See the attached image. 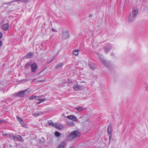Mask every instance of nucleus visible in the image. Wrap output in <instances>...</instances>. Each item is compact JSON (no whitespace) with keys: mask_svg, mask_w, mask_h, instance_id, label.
<instances>
[{"mask_svg":"<svg viewBox=\"0 0 148 148\" xmlns=\"http://www.w3.org/2000/svg\"><path fill=\"white\" fill-rule=\"evenodd\" d=\"M138 13V9L136 8L133 10L129 15L128 22L129 23H131L135 20Z\"/></svg>","mask_w":148,"mask_h":148,"instance_id":"1","label":"nucleus"},{"mask_svg":"<svg viewBox=\"0 0 148 148\" xmlns=\"http://www.w3.org/2000/svg\"><path fill=\"white\" fill-rule=\"evenodd\" d=\"M29 90L30 89L28 88L23 90L19 91L14 93L13 95L15 97H23L26 95L30 92L31 90Z\"/></svg>","mask_w":148,"mask_h":148,"instance_id":"2","label":"nucleus"},{"mask_svg":"<svg viewBox=\"0 0 148 148\" xmlns=\"http://www.w3.org/2000/svg\"><path fill=\"white\" fill-rule=\"evenodd\" d=\"M81 136L80 133L77 131H74L71 132L69 136V139H73V138H77Z\"/></svg>","mask_w":148,"mask_h":148,"instance_id":"3","label":"nucleus"},{"mask_svg":"<svg viewBox=\"0 0 148 148\" xmlns=\"http://www.w3.org/2000/svg\"><path fill=\"white\" fill-rule=\"evenodd\" d=\"M62 33V39L66 40L70 37V34L68 30L66 31L63 30Z\"/></svg>","mask_w":148,"mask_h":148,"instance_id":"4","label":"nucleus"},{"mask_svg":"<svg viewBox=\"0 0 148 148\" xmlns=\"http://www.w3.org/2000/svg\"><path fill=\"white\" fill-rule=\"evenodd\" d=\"M73 88L75 91H78L82 90L83 88V86L76 83L73 85Z\"/></svg>","mask_w":148,"mask_h":148,"instance_id":"5","label":"nucleus"},{"mask_svg":"<svg viewBox=\"0 0 148 148\" xmlns=\"http://www.w3.org/2000/svg\"><path fill=\"white\" fill-rule=\"evenodd\" d=\"M105 52L107 53L112 49V46L110 44H108L103 47Z\"/></svg>","mask_w":148,"mask_h":148,"instance_id":"6","label":"nucleus"},{"mask_svg":"<svg viewBox=\"0 0 148 148\" xmlns=\"http://www.w3.org/2000/svg\"><path fill=\"white\" fill-rule=\"evenodd\" d=\"M12 136L14 139L15 140L21 142L24 141L23 139H22L21 136L20 135H14Z\"/></svg>","mask_w":148,"mask_h":148,"instance_id":"7","label":"nucleus"},{"mask_svg":"<svg viewBox=\"0 0 148 148\" xmlns=\"http://www.w3.org/2000/svg\"><path fill=\"white\" fill-rule=\"evenodd\" d=\"M66 118L74 121H77L78 120L77 117L75 115H71L67 116Z\"/></svg>","mask_w":148,"mask_h":148,"instance_id":"8","label":"nucleus"},{"mask_svg":"<svg viewBox=\"0 0 148 148\" xmlns=\"http://www.w3.org/2000/svg\"><path fill=\"white\" fill-rule=\"evenodd\" d=\"M31 67L32 71L33 72H34L37 68V65L35 63H34L32 64Z\"/></svg>","mask_w":148,"mask_h":148,"instance_id":"9","label":"nucleus"},{"mask_svg":"<svg viewBox=\"0 0 148 148\" xmlns=\"http://www.w3.org/2000/svg\"><path fill=\"white\" fill-rule=\"evenodd\" d=\"M88 65L91 69L94 70L96 67V65L91 62H89L88 63Z\"/></svg>","mask_w":148,"mask_h":148,"instance_id":"10","label":"nucleus"},{"mask_svg":"<svg viewBox=\"0 0 148 148\" xmlns=\"http://www.w3.org/2000/svg\"><path fill=\"white\" fill-rule=\"evenodd\" d=\"M107 130L108 135H112V125L111 123L108 125Z\"/></svg>","mask_w":148,"mask_h":148,"instance_id":"11","label":"nucleus"},{"mask_svg":"<svg viewBox=\"0 0 148 148\" xmlns=\"http://www.w3.org/2000/svg\"><path fill=\"white\" fill-rule=\"evenodd\" d=\"M34 55V53L33 52H29L27 53L25 57L26 59L30 58L33 56Z\"/></svg>","mask_w":148,"mask_h":148,"instance_id":"12","label":"nucleus"},{"mask_svg":"<svg viewBox=\"0 0 148 148\" xmlns=\"http://www.w3.org/2000/svg\"><path fill=\"white\" fill-rule=\"evenodd\" d=\"M2 29L4 30H6L8 29V23H7L3 25L2 26Z\"/></svg>","mask_w":148,"mask_h":148,"instance_id":"13","label":"nucleus"},{"mask_svg":"<svg viewBox=\"0 0 148 148\" xmlns=\"http://www.w3.org/2000/svg\"><path fill=\"white\" fill-rule=\"evenodd\" d=\"M66 145L65 142H63L61 143L58 146V148H64Z\"/></svg>","mask_w":148,"mask_h":148,"instance_id":"14","label":"nucleus"},{"mask_svg":"<svg viewBox=\"0 0 148 148\" xmlns=\"http://www.w3.org/2000/svg\"><path fill=\"white\" fill-rule=\"evenodd\" d=\"M32 63L31 62H28L25 64V69L28 68L29 67H31Z\"/></svg>","mask_w":148,"mask_h":148,"instance_id":"15","label":"nucleus"},{"mask_svg":"<svg viewBox=\"0 0 148 148\" xmlns=\"http://www.w3.org/2000/svg\"><path fill=\"white\" fill-rule=\"evenodd\" d=\"M63 64L62 63H60L59 64L55 66V68L56 69H58L60 68L63 65Z\"/></svg>","mask_w":148,"mask_h":148,"instance_id":"16","label":"nucleus"},{"mask_svg":"<svg viewBox=\"0 0 148 148\" xmlns=\"http://www.w3.org/2000/svg\"><path fill=\"white\" fill-rule=\"evenodd\" d=\"M79 51V50H74L73 51V54L75 56H77L78 54V52Z\"/></svg>","mask_w":148,"mask_h":148,"instance_id":"17","label":"nucleus"},{"mask_svg":"<svg viewBox=\"0 0 148 148\" xmlns=\"http://www.w3.org/2000/svg\"><path fill=\"white\" fill-rule=\"evenodd\" d=\"M66 83V82L64 81V82H61V83H59V85L60 87H62L63 86H65V84Z\"/></svg>","mask_w":148,"mask_h":148,"instance_id":"18","label":"nucleus"},{"mask_svg":"<svg viewBox=\"0 0 148 148\" xmlns=\"http://www.w3.org/2000/svg\"><path fill=\"white\" fill-rule=\"evenodd\" d=\"M17 1H20L25 3H27L28 2V0H17L16 1V2Z\"/></svg>","mask_w":148,"mask_h":148,"instance_id":"19","label":"nucleus"},{"mask_svg":"<svg viewBox=\"0 0 148 148\" xmlns=\"http://www.w3.org/2000/svg\"><path fill=\"white\" fill-rule=\"evenodd\" d=\"M99 58L103 62H104L105 61L104 58L103 57L102 55L100 54V55H99Z\"/></svg>","mask_w":148,"mask_h":148,"instance_id":"20","label":"nucleus"},{"mask_svg":"<svg viewBox=\"0 0 148 148\" xmlns=\"http://www.w3.org/2000/svg\"><path fill=\"white\" fill-rule=\"evenodd\" d=\"M75 108L78 112L81 111L83 109V108L82 107H78L76 108Z\"/></svg>","mask_w":148,"mask_h":148,"instance_id":"21","label":"nucleus"},{"mask_svg":"<svg viewBox=\"0 0 148 148\" xmlns=\"http://www.w3.org/2000/svg\"><path fill=\"white\" fill-rule=\"evenodd\" d=\"M55 136L57 137H59L61 135V134L59 132L57 131L55 132Z\"/></svg>","mask_w":148,"mask_h":148,"instance_id":"22","label":"nucleus"},{"mask_svg":"<svg viewBox=\"0 0 148 148\" xmlns=\"http://www.w3.org/2000/svg\"><path fill=\"white\" fill-rule=\"evenodd\" d=\"M50 125L52 126H53V122L51 120H49L47 122Z\"/></svg>","mask_w":148,"mask_h":148,"instance_id":"23","label":"nucleus"},{"mask_svg":"<svg viewBox=\"0 0 148 148\" xmlns=\"http://www.w3.org/2000/svg\"><path fill=\"white\" fill-rule=\"evenodd\" d=\"M16 119H17V121H18V122L19 123L23 121V120L22 119H21L20 117L18 116H17Z\"/></svg>","mask_w":148,"mask_h":148,"instance_id":"24","label":"nucleus"},{"mask_svg":"<svg viewBox=\"0 0 148 148\" xmlns=\"http://www.w3.org/2000/svg\"><path fill=\"white\" fill-rule=\"evenodd\" d=\"M37 98V96H31L29 98V99L30 100H33L34 99H36Z\"/></svg>","mask_w":148,"mask_h":148,"instance_id":"25","label":"nucleus"},{"mask_svg":"<svg viewBox=\"0 0 148 148\" xmlns=\"http://www.w3.org/2000/svg\"><path fill=\"white\" fill-rule=\"evenodd\" d=\"M62 126L60 124H59L58 125L57 127V129L59 130H61L62 129Z\"/></svg>","mask_w":148,"mask_h":148,"instance_id":"26","label":"nucleus"},{"mask_svg":"<svg viewBox=\"0 0 148 148\" xmlns=\"http://www.w3.org/2000/svg\"><path fill=\"white\" fill-rule=\"evenodd\" d=\"M38 100L40 101V103H41L42 102L45 101L46 100V99H38Z\"/></svg>","mask_w":148,"mask_h":148,"instance_id":"27","label":"nucleus"},{"mask_svg":"<svg viewBox=\"0 0 148 148\" xmlns=\"http://www.w3.org/2000/svg\"><path fill=\"white\" fill-rule=\"evenodd\" d=\"M19 123L23 127H25V125L23 121L20 122Z\"/></svg>","mask_w":148,"mask_h":148,"instance_id":"28","label":"nucleus"},{"mask_svg":"<svg viewBox=\"0 0 148 148\" xmlns=\"http://www.w3.org/2000/svg\"><path fill=\"white\" fill-rule=\"evenodd\" d=\"M69 125L71 126H73L75 125L74 123L73 122L69 123Z\"/></svg>","mask_w":148,"mask_h":148,"instance_id":"29","label":"nucleus"},{"mask_svg":"<svg viewBox=\"0 0 148 148\" xmlns=\"http://www.w3.org/2000/svg\"><path fill=\"white\" fill-rule=\"evenodd\" d=\"M56 58L55 57H54L52 59H51L49 61V63H50L52 62Z\"/></svg>","mask_w":148,"mask_h":148,"instance_id":"30","label":"nucleus"},{"mask_svg":"<svg viewBox=\"0 0 148 148\" xmlns=\"http://www.w3.org/2000/svg\"><path fill=\"white\" fill-rule=\"evenodd\" d=\"M109 135V143H110V141L111 139V138H112V135Z\"/></svg>","mask_w":148,"mask_h":148,"instance_id":"31","label":"nucleus"},{"mask_svg":"<svg viewBox=\"0 0 148 148\" xmlns=\"http://www.w3.org/2000/svg\"><path fill=\"white\" fill-rule=\"evenodd\" d=\"M58 125V123H55L54 124H53V126H52L53 127H55L56 128H57V127Z\"/></svg>","mask_w":148,"mask_h":148,"instance_id":"32","label":"nucleus"},{"mask_svg":"<svg viewBox=\"0 0 148 148\" xmlns=\"http://www.w3.org/2000/svg\"><path fill=\"white\" fill-rule=\"evenodd\" d=\"M5 122V120H0V123H3Z\"/></svg>","mask_w":148,"mask_h":148,"instance_id":"33","label":"nucleus"},{"mask_svg":"<svg viewBox=\"0 0 148 148\" xmlns=\"http://www.w3.org/2000/svg\"><path fill=\"white\" fill-rule=\"evenodd\" d=\"M3 34L2 33L0 32V39H1L2 37Z\"/></svg>","mask_w":148,"mask_h":148,"instance_id":"34","label":"nucleus"},{"mask_svg":"<svg viewBox=\"0 0 148 148\" xmlns=\"http://www.w3.org/2000/svg\"><path fill=\"white\" fill-rule=\"evenodd\" d=\"M52 30L53 31H55V32H57V30L55 29H54L53 28H52Z\"/></svg>","mask_w":148,"mask_h":148,"instance_id":"35","label":"nucleus"},{"mask_svg":"<svg viewBox=\"0 0 148 148\" xmlns=\"http://www.w3.org/2000/svg\"><path fill=\"white\" fill-rule=\"evenodd\" d=\"M2 45V42L0 40V46H1Z\"/></svg>","mask_w":148,"mask_h":148,"instance_id":"36","label":"nucleus"},{"mask_svg":"<svg viewBox=\"0 0 148 148\" xmlns=\"http://www.w3.org/2000/svg\"><path fill=\"white\" fill-rule=\"evenodd\" d=\"M92 14H90L89 15V17L90 18H91V17H92Z\"/></svg>","mask_w":148,"mask_h":148,"instance_id":"37","label":"nucleus"},{"mask_svg":"<svg viewBox=\"0 0 148 148\" xmlns=\"http://www.w3.org/2000/svg\"><path fill=\"white\" fill-rule=\"evenodd\" d=\"M111 56H114V54L113 53H112L111 54Z\"/></svg>","mask_w":148,"mask_h":148,"instance_id":"38","label":"nucleus"},{"mask_svg":"<svg viewBox=\"0 0 148 148\" xmlns=\"http://www.w3.org/2000/svg\"><path fill=\"white\" fill-rule=\"evenodd\" d=\"M40 103H40V101H39L37 103V104H40Z\"/></svg>","mask_w":148,"mask_h":148,"instance_id":"39","label":"nucleus"},{"mask_svg":"<svg viewBox=\"0 0 148 148\" xmlns=\"http://www.w3.org/2000/svg\"><path fill=\"white\" fill-rule=\"evenodd\" d=\"M44 70H42V71H41L38 74H39L41 72H42Z\"/></svg>","mask_w":148,"mask_h":148,"instance_id":"40","label":"nucleus"},{"mask_svg":"<svg viewBox=\"0 0 148 148\" xmlns=\"http://www.w3.org/2000/svg\"><path fill=\"white\" fill-rule=\"evenodd\" d=\"M11 136H12L10 134V138H11Z\"/></svg>","mask_w":148,"mask_h":148,"instance_id":"41","label":"nucleus"},{"mask_svg":"<svg viewBox=\"0 0 148 148\" xmlns=\"http://www.w3.org/2000/svg\"><path fill=\"white\" fill-rule=\"evenodd\" d=\"M147 101L148 102V97H147Z\"/></svg>","mask_w":148,"mask_h":148,"instance_id":"42","label":"nucleus"},{"mask_svg":"<svg viewBox=\"0 0 148 148\" xmlns=\"http://www.w3.org/2000/svg\"><path fill=\"white\" fill-rule=\"evenodd\" d=\"M3 135H6V134H3Z\"/></svg>","mask_w":148,"mask_h":148,"instance_id":"43","label":"nucleus"},{"mask_svg":"<svg viewBox=\"0 0 148 148\" xmlns=\"http://www.w3.org/2000/svg\"><path fill=\"white\" fill-rule=\"evenodd\" d=\"M12 2H10V4L11 3H12Z\"/></svg>","mask_w":148,"mask_h":148,"instance_id":"44","label":"nucleus"},{"mask_svg":"<svg viewBox=\"0 0 148 148\" xmlns=\"http://www.w3.org/2000/svg\"><path fill=\"white\" fill-rule=\"evenodd\" d=\"M147 88L148 89V86H147Z\"/></svg>","mask_w":148,"mask_h":148,"instance_id":"45","label":"nucleus"},{"mask_svg":"<svg viewBox=\"0 0 148 148\" xmlns=\"http://www.w3.org/2000/svg\"><path fill=\"white\" fill-rule=\"evenodd\" d=\"M10 147H11V145H10Z\"/></svg>","mask_w":148,"mask_h":148,"instance_id":"46","label":"nucleus"},{"mask_svg":"<svg viewBox=\"0 0 148 148\" xmlns=\"http://www.w3.org/2000/svg\"><path fill=\"white\" fill-rule=\"evenodd\" d=\"M73 148V147H71V148Z\"/></svg>","mask_w":148,"mask_h":148,"instance_id":"47","label":"nucleus"}]
</instances>
